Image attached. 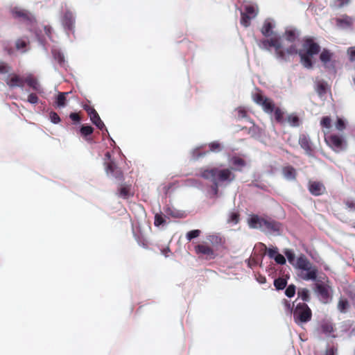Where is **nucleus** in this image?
I'll return each instance as SVG.
<instances>
[{
  "mask_svg": "<svg viewBox=\"0 0 355 355\" xmlns=\"http://www.w3.org/2000/svg\"><path fill=\"white\" fill-rule=\"evenodd\" d=\"M297 295L304 302H309V291L307 288H299Z\"/></svg>",
  "mask_w": 355,
  "mask_h": 355,
  "instance_id": "f704fd0d",
  "label": "nucleus"
},
{
  "mask_svg": "<svg viewBox=\"0 0 355 355\" xmlns=\"http://www.w3.org/2000/svg\"><path fill=\"white\" fill-rule=\"evenodd\" d=\"M27 101L31 104L35 105L38 103L39 98L35 94L31 93L28 96Z\"/></svg>",
  "mask_w": 355,
  "mask_h": 355,
  "instance_id": "3c124183",
  "label": "nucleus"
},
{
  "mask_svg": "<svg viewBox=\"0 0 355 355\" xmlns=\"http://www.w3.org/2000/svg\"><path fill=\"white\" fill-rule=\"evenodd\" d=\"M248 222L259 223V222H268V221L263 219L261 217H259L257 214H252V215H250V218L248 219Z\"/></svg>",
  "mask_w": 355,
  "mask_h": 355,
  "instance_id": "37998d69",
  "label": "nucleus"
},
{
  "mask_svg": "<svg viewBox=\"0 0 355 355\" xmlns=\"http://www.w3.org/2000/svg\"><path fill=\"white\" fill-rule=\"evenodd\" d=\"M296 291V287L294 284H290L288 285L285 291V295L288 297H292L295 295Z\"/></svg>",
  "mask_w": 355,
  "mask_h": 355,
  "instance_id": "a19ab883",
  "label": "nucleus"
},
{
  "mask_svg": "<svg viewBox=\"0 0 355 355\" xmlns=\"http://www.w3.org/2000/svg\"><path fill=\"white\" fill-rule=\"evenodd\" d=\"M49 119L51 122L54 124H58L60 121V118L59 115L53 111H51L49 113Z\"/></svg>",
  "mask_w": 355,
  "mask_h": 355,
  "instance_id": "c03bdc74",
  "label": "nucleus"
},
{
  "mask_svg": "<svg viewBox=\"0 0 355 355\" xmlns=\"http://www.w3.org/2000/svg\"><path fill=\"white\" fill-rule=\"evenodd\" d=\"M284 305L286 306V308L289 311V312L291 313H293V307L295 306L294 303L293 304V306H291L290 302L286 300H284Z\"/></svg>",
  "mask_w": 355,
  "mask_h": 355,
  "instance_id": "680f3d73",
  "label": "nucleus"
},
{
  "mask_svg": "<svg viewBox=\"0 0 355 355\" xmlns=\"http://www.w3.org/2000/svg\"><path fill=\"white\" fill-rule=\"evenodd\" d=\"M261 245L264 248L265 250L267 252L268 256L270 259H273L276 254L279 253L277 248H267L266 245L261 243Z\"/></svg>",
  "mask_w": 355,
  "mask_h": 355,
  "instance_id": "4c0bfd02",
  "label": "nucleus"
},
{
  "mask_svg": "<svg viewBox=\"0 0 355 355\" xmlns=\"http://www.w3.org/2000/svg\"><path fill=\"white\" fill-rule=\"evenodd\" d=\"M155 223L157 222H165V220H162L158 215H155Z\"/></svg>",
  "mask_w": 355,
  "mask_h": 355,
  "instance_id": "338daca9",
  "label": "nucleus"
},
{
  "mask_svg": "<svg viewBox=\"0 0 355 355\" xmlns=\"http://www.w3.org/2000/svg\"><path fill=\"white\" fill-rule=\"evenodd\" d=\"M198 175L212 182L211 191L214 196L218 195L219 187H226L230 184L236 178L232 168H200Z\"/></svg>",
  "mask_w": 355,
  "mask_h": 355,
  "instance_id": "f03ea898",
  "label": "nucleus"
},
{
  "mask_svg": "<svg viewBox=\"0 0 355 355\" xmlns=\"http://www.w3.org/2000/svg\"><path fill=\"white\" fill-rule=\"evenodd\" d=\"M207 241L212 247L208 245L207 243L198 244L195 246L196 254L205 255L208 259H214L216 253L214 248H217L222 243V238L218 234H210L207 236Z\"/></svg>",
  "mask_w": 355,
  "mask_h": 355,
  "instance_id": "20e7f679",
  "label": "nucleus"
},
{
  "mask_svg": "<svg viewBox=\"0 0 355 355\" xmlns=\"http://www.w3.org/2000/svg\"><path fill=\"white\" fill-rule=\"evenodd\" d=\"M69 118L75 123H79L80 122V117L76 112H71L69 114Z\"/></svg>",
  "mask_w": 355,
  "mask_h": 355,
  "instance_id": "6e6d98bb",
  "label": "nucleus"
},
{
  "mask_svg": "<svg viewBox=\"0 0 355 355\" xmlns=\"http://www.w3.org/2000/svg\"><path fill=\"white\" fill-rule=\"evenodd\" d=\"M254 101L259 105L261 106L263 111L269 114L273 113L275 110V104L273 101L266 97L263 96L261 94H256L254 96Z\"/></svg>",
  "mask_w": 355,
  "mask_h": 355,
  "instance_id": "ddd939ff",
  "label": "nucleus"
},
{
  "mask_svg": "<svg viewBox=\"0 0 355 355\" xmlns=\"http://www.w3.org/2000/svg\"><path fill=\"white\" fill-rule=\"evenodd\" d=\"M295 268L298 270L297 275L302 279L305 281H317L318 268L311 263L304 255H300L297 258Z\"/></svg>",
  "mask_w": 355,
  "mask_h": 355,
  "instance_id": "7ed1b4c3",
  "label": "nucleus"
},
{
  "mask_svg": "<svg viewBox=\"0 0 355 355\" xmlns=\"http://www.w3.org/2000/svg\"><path fill=\"white\" fill-rule=\"evenodd\" d=\"M25 83H26L33 90L38 94L44 92V89L37 79L34 78L32 75H28L25 78Z\"/></svg>",
  "mask_w": 355,
  "mask_h": 355,
  "instance_id": "5701e85b",
  "label": "nucleus"
},
{
  "mask_svg": "<svg viewBox=\"0 0 355 355\" xmlns=\"http://www.w3.org/2000/svg\"><path fill=\"white\" fill-rule=\"evenodd\" d=\"M26 46V42L18 40L16 42V48L18 50H23Z\"/></svg>",
  "mask_w": 355,
  "mask_h": 355,
  "instance_id": "13d9d810",
  "label": "nucleus"
},
{
  "mask_svg": "<svg viewBox=\"0 0 355 355\" xmlns=\"http://www.w3.org/2000/svg\"><path fill=\"white\" fill-rule=\"evenodd\" d=\"M89 118L92 123L95 125L97 128L100 129L102 131L105 130L106 133L109 135L108 130L105 128L104 123L101 121L96 110L90 111Z\"/></svg>",
  "mask_w": 355,
  "mask_h": 355,
  "instance_id": "412c9836",
  "label": "nucleus"
},
{
  "mask_svg": "<svg viewBox=\"0 0 355 355\" xmlns=\"http://www.w3.org/2000/svg\"><path fill=\"white\" fill-rule=\"evenodd\" d=\"M331 119L329 116H324L322 118L320 124L322 127L326 128H330L331 127Z\"/></svg>",
  "mask_w": 355,
  "mask_h": 355,
  "instance_id": "09e8293b",
  "label": "nucleus"
},
{
  "mask_svg": "<svg viewBox=\"0 0 355 355\" xmlns=\"http://www.w3.org/2000/svg\"><path fill=\"white\" fill-rule=\"evenodd\" d=\"M209 151L219 153L223 150V146L218 141H213L209 144Z\"/></svg>",
  "mask_w": 355,
  "mask_h": 355,
  "instance_id": "e433bc0d",
  "label": "nucleus"
},
{
  "mask_svg": "<svg viewBox=\"0 0 355 355\" xmlns=\"http://www.w3.org/2000/svg\"><path fill=\"white\" fill-rule=\"evenodd\" d=\"M105 171L106 173L109 177H112L115 178L117 180H121L123 178V173L122 171L119 168H118L115 163L112 161H110V162L107 163L106 160H110L111 159V155L109 152H107L105 155Z\"/></svg>",
  "mask_w": 355,
  "mask_h": 355,
  "instance_id": "9d476101",
  "label": "nucleus"
},
{
  "mask_svg": "<svg viewBox=\"0 0 355 355\" xmlns=\"http://www.w3.org/2000/svg\"><path fill=\"white\" fill-rule=\"evenodd\" d=\"M282 173L285 179L288 180H294L296 178L295 169L291 166H285L282 169Z\"/></svg>",
  "mask_w": 355,
  "mask_h": 355,
  "instance_id": "393cba45",
  "label": "nucleus"
},
{
  "mask_svg": "<svg viewBox=\"0 0 355 355\" xmlns=\"http://www.w3.org/2000/svg\"><path fill=\"white\" fill-rule=\"evenodd\" d=\"M322 333L327 336L335 337L334 335H331V333L334 331L333 324L329 322H324L321 325Z\"/></svg>",
  "mask_w": 355,
  "mask_h": 355,
  "instance_id": "c756f323",
  "label": "nucleus"
},
{
  "mask_svg": "<svg viewBox=\"0 0 355 355\" xmlns=\"http://www.w3.org/2000/svg\"><path fill=\"white\" fill-rule=\"evenodd\" d=\"M333 57V53L328 49H324L320 55V60L326 68H329V63Z\"/></svg>",
  "mask_w": 355,
  "mask_h": 355,
  "instance_id": "b1692460",
  "label": "nucleus"
},
{
  "mask_svg": "<svg viewBox=\"0 0 355 355\" xmlns=\"http://www.w3.org/2000/svg\"><path fill=\"white\" fill-rule=\"evenodd\" d=\"M119 196L126 199L129 196V191L126 187H121L119 189Z\"/></svg>",
  "mask_w": 355,
  "mask_h": 355,
  "instance_id": "5fc2aeb1",
  "label": "nucleus"
},
{
  "mask_svg": "<svg viewBox=\"0 0 355 355\" xmlns=\"http://www.w3.org/2000/svg\"><path fill=\"white\" fill-rule=\"evenodd\" d=\"M336 25L342 29H349L352 28L354 19L347 15H343L336 19Z\"/></svg>",
  "mask_w": 355,
  "mask_h": 355,
  "instance_id": "aec40b11",
  "label": "nucleus"
},
{
  "mask_svg": "<svg viewBox=\"0 0 355 355\" xmlns=\"http://www.w3.org/2000/svg\"><path fill=\"white\" fill-rule=\"evenodd\" d=\"M239 214L238 211H232L230 213L229 219L227 222H239Z\"/></svg>",
  "mask_w": 355,
  "mask_h": 355,
  "instance_id": "a18cd8bd",
  "label": "nucleus"
},
{
  "mask_svg": "<svg viewBox=\"0 0 355 355\" xmlns=\"http://www.w3.org/2000/svg\"><path fill=\"white\" fill-rule=\"evenodd\" d=\"M203 147V146H200L199 147L196 148L192 151V157L194 159H197L199 157H203L206 155L207 152H201L200 149Z\"/></svg>",
  "mask_w": 355,
  "mask_h": 355,
  "instance_id": "58836bf2",
  "label": "nucleus"
},
{
  "mask_svg": "<svg viewBox=\"0 0 355 355\" xmlns=\"http://www.w3.org/2000/svg\"><path fill=\"white\" fill-rule=\"evenodd\" d=\"M68 92H59L55 98V103L59 108L64 107L67 105V95Z\"/></svg>",
  "mask_w": 355,
  "mask_h": 355,
  "instance_id": "bb28decb",
  "label": "nucleus"
},
{
  "mask_svg": "<svg viewBox=\"0 0 355 355\" xmlns=\"http://www.w3.org/2000/svg\"><path fill=\"white\" fill-rule=\"evenodd\" d=\"M236 111L238 113V119H246L248 118V114L245 112V110L242 108V107H239L236 110Z\"/></svg>",
  "mask_w": 355,
  "mask_h": 355,
  "instance_id": "864d4df0",
  "label": "nucleus"
},
{
  "mask_svg": "<svg viewBox=\"0 0 355 355\" xmlns=\"http://www.w3.org/2000/svg\"><path fill=\"white\" fill-rule=\"evenodd\" d=\"M133 236L139 245H147L148 236L151 231L150 223H132Z\"/></svg>",
  "mask_w": 355,
  "mask_h": 355,
  "instance_id": "39448f33",
  "label": "nucleus"
},
{
  "mask_svg": "<svg viewBox=\"0 0 355 355\" xmlns=\"http://www.w3.org/2000/svg\"><path fill=\"white\" fill-rule=\"evenodd\" d=\"M337 354V349L331 347H329L326 349L325 355H336Z\"/></svg>",
  "mask_w": 355,
  "mask_h": 355,
  "instance_id": "052dcab7",
  "label": "nucleus"
},
{
  "mask_svg": "<svg viewBox=\"0 0 355 355\" xmlns=\"http://www.w3.org/2000/svg\"><path fill=\"white\" fill-rule=\"evenodd\" d=\"M230 162L234 166V170L241 171V168L245 166V162L244 159L234 156L230 159Z\"/></svg>",
  "mask_w": 355,
  "mask_h": 355,
  "instance_id": "cd10ccee",
  "label": "nucleus"
},
{
  "mask_svg": "<svg viewBox=\"0 0 355 355\" xmlns=\"http://www.w3.org/2000/svg\"><path fill=\"white\" fill-rule=\"evenodd\" d=\"M349 60L351 61H355V47H350L347 50Z\"/></svg>",
  "mask_w": 355,
  "mask_h": 355,
  "instance_id": "4d7b16f0",
  "label": "nucleus"
},
{
  "mask_svg": "<svg viewBox=\"0 0 355 355\" xmlns=\"http://www.w3.org/2000/svg\"><path fill=\"white\" fill-rule=\"evenodd\" d=\"M84 110L87 112L88 115L89 116L90 111L95 110L93 107H89V105H84L83 106Z\"/></svg>",
  "mask_w": 355,
  "mask_h": 355,
  "instance_id": "0e129e2a",
  "label": "nucleus"
},
{
  "mask_svg": "<svg viewBox=\"0 0 355 355\" xmlns=\"http://www.w3.org/2000/svg\"><path fill=\"white\" fill-rule=\"evenodd\" d=\"M51 53L53 58L55 60H56L60 65V67H66L67 65V61L65 60L64 53L60 51V49L53 47L51 49Z\"/></svg>",
  "mask_w": 355,
  "mask_h": 355,
  "instance_id": "4be33fe9",
  "label": "nucleus"
},
{
  "mask_svg": "<svg viewBox=\"0 0 355 355\" xmlns=\"http://www.w3.org/2000/svg\"><path fill=\"white\" fill-rule=\"evenodd\" d=\"M10 71V67L5 62H0V74H6Z\"/></svg>",
  "mask_w": 355,
  "mask_h": 355,
  "instance_id": "de8ad7c7",
  "label": "nucleus"
},
{
  "mask_svg": "<svg viewBox=\"0 0 355 355\" xmlns=\"http://www.w3.org/2000/svg\"><path fill=\"white\" fill-rule=\"evenodd\" d=\"M346 127V124L345 121L341 118H338L336 123V128L338 130L342 131Z\"/></svg>",
  "mask_w": 355,
  "mask_h": 355,
  "instance_id": "49530a36",
  "label": "nucleus"
},
{
  "mask_svg": "<svg viewBox=\"0 0 355 355\" xmlns=\"http://www.w3.org/2000/svg\"><path fill=\"white\" fill-rule=\"evenodd\" d=\"M351 0H333L329 6L333 9H339L349 3Z\"/></svg>",
  "mask_w": 355,
  "mask_h": 355,
  "instance_id": "473e14b6",
  "label": "nucleus"
},
{
  "mask_svg": "<svg viewBox=\"0 0 355 355\" xmlns=\"http://www.w3.org/2000/svg\"><path fill=\"white\" fill-rule=\"evenodd\" d=\"M6 84L10 88L20 87L23 89L25 84V78L16 74L10 75L6 80Z\"/></svg>",
  "mask_w": 355,
  "mask_h": 355,
  "instance_id": "a211bd4d",
  "label": "nucleus"
},
{
  "mask_svg": "<svg viewBox=\"0 0 355 355\" xmlns=\"http://www.w3.org/2000/svg\"><path fill=\"white\" fill-rule=\"evenodd\" d=\"M76 22L75 14L68 8H66L61 16V23L65 31L74 32Z\"/></svg>",
  "mask_w": 355,
  "mask_h": 355,
  "instance_id": "9b49d317",
  "label": "nucleus"
},
{
  "mask_svg": "<svg viewBox=\"0 0 355 355\" xmlns=\"http://www.w3.org/2000/svg\"><path fill=\"white\" fill-rule=\"evenodd\" d=\"M273 259L275 261V262L280 265H284L286 263V259L282 254L278 253L276 254V256L273 258Z\"/></svg>",
  "mask_w": 355,
  "mask_h": 355,
  "instance_id": "603ef678",
  "label": "nucleus"
},
{
  "mask_svg": "<svg viewBox=\"0 0 355 355\" xmlns=\"http://www.w3.org/2000/svg\"><path fill=\"white\" fill-rule=\"evenodd\" d=\"M347 305V302L346 301H340L338 304L339 309L341 311H343Z\"/></svg>",
  "mask_w": 355,
  "mask_h": 355,
  "instance_id": "e2e57ef3",
  "label": "nucleus"
},
{
  "mask_svg": "<svg viewBox=\"0 0 355 355\" xmlns=\"http://www.w3.org/2000/svg\"><path fill=\"white\" fill-rule=\"evenodd\" d=\"M299 144L300 147L304 150L306 155L309 156L312 155L313 148L312 143L309 136L306 134H302L299 137Z\"/></svg>",
  "mask_w": 355,
  "mask_h": 355,
  "instance_id": "f3484780",
  "label": "nucleus"
},
{
  "mask_svg": "<svg viewBox=\"0 0 355 355\" xmlns=\"http://www.w3.org/2000/svg\"><path fill=\"white\" fill-rule=\"evenodd\" d=\"M287 122L292 127H299L300 125V118L295 114H291L287 116Z\"/></svg>",
  "mask_w": 355,
  "mask_h": 355,
  "instance_id": "72a5a7b5",
  "label": "nucleus"
},
{
  "mask_svg": "<svg viewBox=\"0 0 355 355\" xmlns=\"http://www.w3.org/2000/svg\"><path fill=\"white\" fill-rule=\"evenodd\" d=\"M327 83L324 80H319L316 83V92L320 96H322L327 93Z\"/></svg>",
  "mask_w": 355,
  "mask_h": 355,
  "instance_id": "7c9ffc66",
  "label": "nucleus"
},
{
  "mask_svg": "<svg viewBox=\"0 0 355 355\" xmlns=\"http://www.w3.org/2000/svg\"><path fill=\"white\" fill-rule=\"evenodd\" d=\"M11 13L15 19L27 25H32L35 21L34 15L31 12L18 7L13 8Z\"/></svg>",
  "mask_w": 355,
  "mask_h": 355,
  "instance_id": "1a4fd4ad",
  "label": "nucleus"
},
{
  "mask_svg": "<svg viewBox=\"0 0 355 355\" xmlns=\"http://www.w3.org/2000/svg\"><path fill=\"white\" fill-rule=\"evenodd\" d=\"M94 128L90 125H82L80 128V134L86 137V140L88 142L92 141V139L90 137L87 138V137L90 136L94 132Z\"/></svg>",
  "mask_w": 355,
  "mask_h": 355,
  "instance_id": "a878e982",
  "label": "nucleus"
},
{
  "mask_svg": "<svg viewBox=\"0 0 355 355\" xmlns=\"http://www.w3.org/2000/svg\"><path fill=\"white\" fill-rule=\"evenodd\" d=\"M258 14V8L256 5L246 4L243 7V10H241V24L244 27H248L250 25V20L255 18Z\"/></svg>",
  "mask_w": 355,
  "mask_h": 355,
  "instance_id": "0eeeda50",
  "label": "nucleus"
},
{
  "mask_svg": "<svg viewBox=\"0 0 355 355\" xmlns=\"http://www.w3.org/2000/svg\"><path fill=\"white\" fill-rule=\"evenodd\" d=\"M44 31H45L46 34L50 38L51 37L50 34H51V28L50 26H45L44 27Z\"/></svg>",
  "mask_w": 355,
  "mask_h": 355,
  "instance_id": "69168bd1",
  "label": "nucleus"
},
{
  "mask_svg": "<svg viewBox=\"0 0 355 355\" xmlns=\"http://www.w3.org/2000/svg\"><path fill=\"white\" fill-rule=\"evenodd\" d=\"M166 214L176 218H181L185 216L184 211L178 210L173 207H168L166 210Z\"/></svg>",
  "mask_w": 355,
  "mask_h": 355,
  "instance_id": "c85d7f7f",
  "label": "nucleus"
},
{
  "mask_svg": "<svg viewBox=\"0 0 355 355\" xmlns=\"http://www.w3.org/2000/svg\"><path fill=\"white\" fill-rule=\"evenodd\" d=\"M326 141L330 147H331L335 151H340L345 148L346 141L342 136L331 135L327 139Z\"/></svg>",
  "mask_w": 355,
  "mask_h": 355,
  "instance_id": "4468645a",
  "label": "nucleus"
},
{
  "mask_svg": "<svg viewBox=\"0 0 355 355\" xmlns=\"http://www.w3.org/2000/svg\"><path fill=\"white\" fill-rule=\"evenodd\" d=\"M345 205L347 209L350 211H355V201L353 200L347 199L345 201Z\"/></svg>",
  "mask_w": 355,
  "mask_h": 355,
  "instance_id": "8fccbe9b",
  "label": "nucleus"
},
{
  "mask_svg": "<svg viewBox=\"0 0 355 355\" xmlns=\"http://www.w3.org/2000/svg\"><path fill=\"white\" fill-rule=\"evenodd\" d=\"M274 114H275V120L279 122V123H282L283 122V112L281 110L280 108L279 107H277V108H275L274 110Z\"/></svg>",
  "mask_w": 355,
  "mask_h": 355,
  "instance_id": "79ce46f5",
  "label": "nucleus"
},
{
  "mask_svg": "<svg viewBox=\"0 0 355 355\" xmlns=\"http://www.w3.org/2000/svg\"><path fill=\"white\" fill-rule=\"evenodd\" d=\"M286 257H287L288 261L295 268L296 267L297 259H295V255L294 252L291 249H285L284 251Z\"/></svg>",
  "mask_w": 355,
  "mask_h": 355,
  "instance_id": "2f4dec72",
  "label": "nucleus"
},
{
  "mask_svg": "<svg viewBox=\"0 0 355 355\" xmlns=\"http://www.w3.org/2000/svg\"><path fill=\"white\" fill-rule=\"evenodd\" d=\"M315 291L322 303H327L329 300V287L324 284H316Z\"/></svg>",
  "mask_w": 355,
  "mask_h": 355,
  "instance_id": "2eb2a0df",
  "label": "nucleus"
},
{
  "mask_svg": "<svg viewBox=\"0 0 355 355\" xmlns=\"http://www.w3.org/2000/svg\"><path fill=\"white\" fill-rule=\"evenodd\" d=\"M257 45L261 49L267 51H270L271 48L273 47L275 57L280 62H291L290 56L298 55L301 64L308 69L313 68L312 57L318 55L320 51V46L311 37L304 38L303 50H299L296 44H291L283 49L279 38L262 39L257 41Z\"/></svg>",
  "mask_w": 355,
  "mask_h": 355,
  "instance_id": "f257e3e1",
  "label": "nucleus"
},
{
  "mask_svg": "<svg viewBox=\"0 0 355 355\" xmlns=\"http://www.w3.org/2000/svg\"><path fill=\"white\" fill-rule=\"evenodd\" d=\"M300 31L293 27H287L284 33L282 35H275L270 38H279L282 46H283V41L286 40L291 44H295V42L299 39Z\"/></svg>",
  "mask_w": 355,
  "mask_h": 355,
  "instance_id": "6e6552de",
  "label": "nucleus"
},
{
  "mask_svg": "<svg viewBox=\"0 0 355 355\" xmlns=\"http://www.w3.org/2000/svg\"><path fill=\"white\" fill-rule=\"evenodd\" d=\"M279 223H248L251 229H260L266 234L279 235Z\"/></svg>",
  "mask_w": 355,
  "mask_h": 355,
  "instance_id": "f8f14e48",
  "label": "nucleus"
},
{
  "mask_svg": "<svg viewBox=\"0 0 355 355\" xmlns=\"http://www.w3.org/2000/svg\"><path fill=\"white\" fill-rule=\"evenodd\" d=\"M294 321L298 324L302 325L311 320L312 312L309 306L302 302L296 304L293 311Z\"/></svg>",
  "mask_w": 355,
  "mask_h": 355,
  "instance_id": "423d86ee",
  "label": "nucleus"
},
{
  "mask_svg": "<svg viewBox=\"0 0 355 355\" xmlns=\"http://www.w3.org/2000/svg\"><path fill=\"white\" fill-rule=\"evenodd\" d=\"M309 192L315 196L322 195L325 192V187L320 182H311L309 183Z\"/></svg>",
  "mask_w": 355,
  "mask_h": 355,
  "instance_id": "6ab92c4d",
  "label": "nucleus"
},
{
  "mask_svg": "<svg viewBox=\"0 0 355 355\" xmlns=\"http://www.w3.org/2000/svg\"><path fill=\"white\" fill-rule=\"evenodd\" d=\"M259 132V128L256 126L253 125L249 129V133L251 134L252 136H257Z\"/></svg>",
  "mask_w": 355,
  "mask_h": 355,
  "instance_id": "bf43d9fd",
  "label": "nucleus"
},
{
  "mask_svg": "<svg viewBox=\"0 0 355 355\" xmlns=\"http://www.w3.org/2000/svg\"><path fill=\"white\" fill-rule=\"evenodd\" d=\"M275 27V21L272 19L268 18L264 21L263 24V26L261 28V33L266 37H270L271 36L274 37L276 35L273 32Z\"/></svg>",
  "mask_w": 355,
  "mask_h": 355,
  "instance_id": "dca6fc26",
  "label": "nucleus"
},
{
  "mask_svg": "<svg viewBox=\"0 0 355 355\" xmlns=\"http://www.w3.org/2000/svg\"><path fill=\"white\" fill-rule=\"evenodd\" d=\"M162 254H164L165 257H168L167 253L170 252V249L168 248H167L162 250Z\"/></svg>",
  "mask_w": 355,
  "mask_h": 355,
  "instance_id": "774afa93",
  "label": "nucleus"
},
{
  "mask_svg": "<svg viewBox=\"0 0 355 355\" xmlns=\"http://www.w3.org/2000/svg\"><path fill=\"white\" fill-rule=\"evenodd\" d=\"M200 230H191L189 232H188L187 233V235H186V237H187V239L190 241H191L192 239H195V238H197L198 236H199L200 234Z\"/></svg>",
  "mask_w": 355,
  "mask_h": 355,
  "instance_id": "ea45409f",
  "label": "nucleus"
},
{
  "mask_svg": "<svg viewBox=\"0 0 355 355\" xmlns=\"http://www.w3.org/2000/svg\"><path fill=\"white\" fill-rule=\"evenodd\" d=\"M287 285V280L284 278H277L274 280V286L277 290H283Z\"/></svg>",
  "mask_w": 355,
  "mask_h": 355,
  "instance_id": "c9c22d12",
  "label": "nucleus"
}]
</instances>
